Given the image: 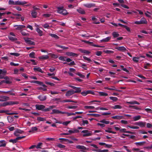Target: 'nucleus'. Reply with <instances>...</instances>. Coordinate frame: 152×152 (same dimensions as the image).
Segmentation results:
<instances>
[{
  "mask_svg": "<svg viewBox=\"0 0 152 152\" xmlns=\"http://www.w3.org/2000/svg\"><path fill=\"white\" fill-rule=\"evenodd\" d=\"M35 107L37 110L44 112L49 111L55 107V106L53 105L50 106L48 108H45V106L42 104H36Z\"/></svg>",
  "mask_w": 152,
  "mask_h": 152,
  "instance_id": "nucleus-1",
  "label": "nucleus"
},
{
  "mask_svg": "<svg viewBox=\"0 0 152 152\" xmlns=\"http://www.w3.org/2000/svg\"><path fill=\"white\" fill-rule=\"evenodd\" d=\"M19 104L18 102H13V101H10L7 102L3 103L1 105L3 106L4 107L7 105H13L15 104Z\"/></svg>",
  "mask_w": 152,
  "mask_h": 152,
  "instance_id": "nucleus-2",
  "label": "nucleus"
},
{
  "mask_svg": "<svg viewBox=\"0 0 152 152\" xmlns=\"http://www.w3.org/2000/svg\"><path fill=\"white\" fill-rule=\"evenodd\" d=\"M23 39L26 43L30 45H35V42L31 41L30 39L29 38H28L24 37Z\"/></svg>",
  "mask_w": 152,
  "mask_h": 152,
  "instance_id": "nucleus-3",
  "label": "nucleus"
},
{
  "mask_svg": "<svg viewBox=\"0 0 152 152\" xmlns=\"http://www.w3.org/2000/svg\"><path fill=\"white\" fill-rule=\"evenodd\" d=\"M81 94L83 96H85L88 94H91L93 95L94 94V93L91 90L84 91L81 92Z\"/></svg>",
  "mask_w": 152,
  "mask_h": 152,
  "instance_id": "nucleus-4",
  "label": "nucleus"
},
{
  "mask_svg": "<svg viewBox=\"0 0 152 152\" xmlns=\"http://www.w3.org/2000/svg\"><path fill=\"white\" fill-rule=\"evenodd\" d=\"M146 123L145 122L139 121L135 123V125L139 126L140 127L143 128L146 125Z\"/></svg>",
  "mask_w": 152,
  "mask_h": 152,
  "instance_id": "nucleus-5",
  "label": "nucleus"
},
{
  "mask_svg": "<svg viewBox=\"0 0 152 152\" xmlns=\"http://www.w3.org/2000/svg\"><path fill=\"white\" fill-rule=\"evenodd\" d=\"M14 27L16 28H15L16 30H21L22 29L25 28L26 26L23 25H15L14 26Z\"/></svg>",
  "mask_w": 152,
  "mask_h": 152,
  "instance_id": "nucleus-6",
  "label": "nucleus"
},
{
  "mask_svg": "<svg viewBox=\"0 0 152 152\" xmlns=\"http://www.w3.org/2000/svg\"><path fill=\"white\" fill-rule=\"evenodd\" d=\"M81 132L85 133L83 135L84 137L89 136L92 135L91 133L88 130H83Z\"/></svg>",
  "mask_w": 152,
  "mask_h": 152,
  "instance_id": "nucleus-7",
  "label": "nucleus"
},
{
  "mask_svg": "<svg viewBox=\"0 0 152 152\" xmlns=\"http://www.w3.org/2000/svg\"><path fill=\"white\" fill-rule=\"evenodd\" d=\"M31 82V83H34L38 84L40 86H42L44 88H46L47 87V86L46 85L43 84V83L41 81L33 80Z\"/></svg>",
  "mask_w": 152,
  "mask_h": 152,
  "instance_id": "nucleus-8",
  "label": "nucleus"
},
{
  "mask_svg": "<svg viewBox=\"0 0 152 152\" xmlns=\"http://www.w3.org/2000/svg\"><path fill=\"white\" fill-rule=\"evenodd\" d=\"M8 37L9 40L13 42H15L16 43L18 44L20 43V42L19 41H16L17 40V39L16 37H13L10 35H8Z\"/></svg>",
  "mask_w": 152,
  "mask_h": 152,
  "instance_id": "nucleus-9",
  "label": "nucleus"
},
{
  "mask_svg": "<svg viewBox=\"0 0 152 152\" xmlns=\"http://www.w3.org/2000/svg\"><path fill=\"white\" fill-rule=\"evenodd\" d=\"M37 98L41 101H44L46 100L47 97L46 96L42 94L38 96Z\"/></svg>",
  "mask_w": 152,
  "mask_h": 152,
  "instance_id": "nucleus-10",
  "label": "nucleus"
},
{
  "mask_svg": "<svg viewBox=\"0 0 152 152\" xmlns=\"http://www.w3.org/2000/svg\"><path fill=\"white\" fill-rule=\"evenodd\" d=\"M76 148L77 149L83 150L81 151L83 152H85L86 151L84 150L87 149L86 147L83 145H77L76 146Z\"/></svg>",
  "mask_w": 152,
  "mask_h": 152,
  "instance_id": "nucleus-11",
  "label": "nucleus"
},
{
  "mask_svg": "<svg viewBox=\"0 0 152 152\" xmlns=\"http://www.w3.org/2000/svg\"><path fill=\"white\" fill-rule=\"evenodd\" d=\"M64 113L63 112L57 109H53L52 110V112L51 113V114H63Z\"/></svg>",
  "mask_w": 152,
  "mask_h": 152,
  "instance_id": "nucleus-12",
  "label": "nucleus"
},
{
  "mask_svg": "<svg viewBox=\"0 0 152 152\" xmlns=\"http://www.w3.org/2000/svg\"><path fill=\"white\" fill-rule=\"evenodd\" d=\"M24 132L20 129H18L15 131L14 134L16 136H18L19 135V134H22Z\"/></svg>",
  "mask_w": 152,
  "mask_h": 152,
  "instance_id": "nucleus-13",
  "label": "nucleus"
},
{
  "mask_svg": "<svg viewBox=\"0 0 152 152\" xmlns=\"http://www.w3.org/2000/svg\"><path fill=\"white\" fill-rule=\"evenodd\" d=\"M28 2L26 1H16L15 5H23L28 3Z\"/></svg>",
  "mask_w": 152,
  "mask_h": 152,
  "instance_id": "nucleus-14",
  "label": "nucleus"
},
{
  "mask_svg": "<svg viewBox=\"0 0 152 152\" xmlns=\"http://www.w3.org/2000/svg\"><path fill=\"white\" fill-rule=\"evenodd\" d=\"M66 55L68 56H72L73 57H77L78 55L73 52H67L66 53Z\"/></svg>",
  "mask_w": 152,
  "mask_h": 152,
  "instance_id": "nucleus-15",
  "label": "nucleus"
},
{
  "mask_svg": "<svg viewBox=\"0 0 152 152\" xmlns=\"http://www.w3.org/2000/svg\"><path fill=\"white\" fill-rule=\"evenodd\" d=\"M74 94V90L72 89L67 91L65 94V96H69Z\"/></svg>",
  "mask_w": 152,
  "mask_h": 152,
  "instance_id": "nucleus-16",
  "label": "nucleus"
},
{
  "mask_svg": "<svg viewBox=\"0 0 152 152\" xmlns=\"http://www.w3.org/2000/svg\"><path fill=\"white\" fill-rule=\"evenodd\" d=\"M115 49L122 52H125L126 50V48L124 46L116 47Z\"/></svg>",
  "mask_w": 152,
  "mask_h": 152,
  "instance_id": "nucleus-17",
  "label": "nucleus"
},
{
  "mask_svg": "<svg viewBox=\"0 0 152 152\" xmlns=\"http://www.w3.org/2000/svg\"><path fill=\"white\" fill-rule=\"evenodd\" d=\"M84 6L87 8H90L92 7H95V4H84Z\"/></svg>",
  "mask_w": 152,
  "mask_h": 152,
  "instance_id": "nucleus-18",
  "label": "nucleus"
},
{
  "mask_svg": "<svg viewBox=\"0 0 152 152\" xmlns=\"http://www.w3.org/2000/svg\"><path fill=\"white\" fill-rule=\"evenodd\" d=\"M68 132L69 134H70L73 133H78L79 132V131L77 129H73V130H69Z\"/></svg>",
  "mask_w": 152,
  "mask_h": 152,
  "instance_id": "nucleus-19",
  "label": "nucleus"
},
{
  "mask_svg": "<svg viewBox=\"0 0 152 152\" xmlns=\"http://www.w3.org/2000/svg\"><path fill=\"white\" fill-rule=\"evenodd\" d=\"M93 151L96 152H107L108 151V150L107 149L104 150H101L100 149H94L92 150Z\"/></svg>",
  "mask_w": 152,
  "mask_h": 152,
  "instance_id": "nucleus-20",
  "label": "nucleus"
},
{
  "mask_svg": "<svg viewBox=\"0 0 152 152\" xmlns=\"http://www.w3.org/2000/svg\"><path fill=\"white\" fill-rule=\"evenodd\" d=\"M110 37H107L105 38H104L100 40L101 42H108L111 39Z\"/></svg>",
  "mask_w": 152,
  "mask_h": 152,
  "instance_id": "nucleus-21",
  "label": "nucleus"
},
{
  "mask_svg": "<svg viewBox=\"0 0 152 152\" xmlns=\"http://www.w3.org/2000/svg\"><path fill=\"white\" fill-rule=\"evenodd\" d=\"M79 50L80 52L86 54H88L90 53V52L89 51L86 50H83L82 49H79Z\"/></svg>",
  "mask_w": 152,
  "mask_h": 152,
  "instance_id": "nucleus-22",
  "label": "nucleus"
},
{
  "mask_svg": "<svg viewBox=\"0 0 152 152\" xmlns=\"http://www.w3.org/2000/svg\"><path fill=\"white\" fill-rule=\"evenodd\" d=\"M64 9V7H58L57 8V12L60 14H62L63 13V9Z\"/></svg>",
  "mask_w": 152,
  "mask_h": 152,
  "instance_id": "nucleus-23",
  "label": "nucleus"
},
{
  "mask_svg": "<svg viewBox=\"0 0 152 152\" xmlns=\"http://www.w3.org/2000/svg\"><path fill=\"white\" fill-rule=\"evenodd\" d=\"M33 70L35 71H38L39 72L42 73H44V71L42 70L41 68H40L39 67H35L33 68Z\"/></svg>",
  "mask_w": 152,
  "mask_h": 152,
  "instance_id": "nucleus-24",
  "label": "nucleus"
},
{
  "mask_svg": "<svg viewBox=\"0 0 152 152\" xmlns=\"http://www.w3.org/2000/svg\"><path fill=\"white\" fill-rule=\"evenodd\" d=\"M112 88H109L107 87H105L104 88L105 89H107L108 90H115L117 91H118L119 92L121 91V90H118V89H115V87L114 86H112Z\"/></svg>",
  "mask_w": 152,
  "mask_h": 152,
  "instance_id": "nucleus-25",
  "label": "nucleus"
},
{
  "mask_svg": "<svg viewBox=\"0 0 152 152\" xmlns=\"http://www.w3.org/2000/svg\"><path fill=\"white\" fill-rule=\"evenodd\" d=\"M77 11L79 13L82 14H84L86 13L85 11L81 8H79V9H77Z\"/></svg>",
  "mask_w": 152,
  "mask_h": 152,
  "instance_id": "nucleus-26",
  "label": "nucleus"
},
{
  "mask_svg": "<svg viewBox=\"0 0 152 152\" xmlns=\"http://www.w3.org/2000/svg\"><path fill=\"white\" fill-rule=\"evenodd\" d=\"M7 71L6 69H0V75H2L4 76L5 75L7 74Z\"/></svg>",
  "mask_w": 152,
  "mask_h": 152,
  "instance_id": "nucleus-27",
  "label": "nucleus"
},
{
  "mask_svg": "<svg viewBox=\"0 0 152 152\" xmlns=\"http://www.w3.org/2000/svg\"><path fill=\"white\" fill-rule=\"evenodd\" d=\"M37 12L35 10H32L31 13V15L33 18H35L37 17Z\"/></svg>",
  "mask_w": 152,
  "mask_h": 152,
  "instance_id": "nucleus-28",
  "label": "nucleus"
},
{
  "mask_svg": "<svg viewBox=\"0 0 152 152\" xmlns=\"http://www.w3.org/2000/svg\"><path fill=\"white\" fill-rule=\"evenodd\" d=\"M112 35L114 38L118 37L119 36V34L118 32L114 31L112 33Z\"/></svg>",
  "mask_w": 152,
  "mask_h": 152,
  "instance_id": "nucleus-29",
  "label": "nucleus"
},
{
  "mask_svg": "<svg viewBox=\"0 0 152 152\" xmlns=\"http://www.w3.org/2000/svg\"><path fill=\"white\" fill-rule=\"evenodd\" d=\"M49 58V56L47 55H43L40 56L39 57V58L40 59L46 60Z\"/></svg>",
  "mask_w": 152,
  "mask_h": 152,
  "instance_id": "nucleus-30",
  "label": "nucleus"
},
{
  "mask_svg": "<svg viewBox=\"0 0 152 152\" xmlns=\"http://www.w3.org/2000/svg\"><path fill=\"white\" fill-rule=\"evenodd\" d=\"M0 147H5L6 145L5 141L4 140L0 141Z\"/></svg>",
  "mask_w": 152,
  "mask_h": 152,
  "instance_id": "nucleus-31",
  "label": "nucleus"
},
{
  "mask_svg": "<svg viewBox=\"0 0 152 152\" xmlns=\"http://www.w3.org/2000/svg\"><path fill=\"white\" fill-rule=\"evenodd\" d=\"M140 20L142 24H146L147 23L146 20L144 18H142Z\"/></svg>",
  "mask_w": 152,
  "mask_h": 152,
  "instance_id": "nucleus-32",
  "label": "nucleus"
},
{
  "mask_svg": "<svg viewBox=\"0 0 152 152\" xmlns=\"http://www.w3.org/2000/svg\"><path fill=\"white\" fill-rule=\"evenodd\" d=\"M36 30L39 34V36H41L42 35V30H41L40 29H39V28H37Z\"/></svg>",
  "mask_w": 152,
  "mask_h": 152,
  "instance_id": "nucleus-33",
  "label": "nucleus"
},
{
  "mask_svg": "<svg viewBox=\"0 0 152 152\" xmlns=\"http://www.w3.org/2000/svg\"><path fill=\"white\" fill-rule=\"evenodd\" d=\"M112 108L114 109H121L122 108V107L120 105H115L114 106H112Z\"/></svg>",
  "mask_w": 152,
  "mask_h": 152,
  "instance_id": "nucleus-34",
  "label": "nucleus"
},
{
  "mask_svg": "<svg viewBox=\"0 0 152 152\" xmlns=\"http://www.w3.org/2000/svg\"><path fill=\"white\" fill-rule=\"evenodd\" d=\"M129 107L137 110H141V108L140 107H138L137 106H129Z\"/></svg>",
  "mask_w": 152,
  "mask_h": 152,
  "instance_id": "nucleus-35",
  "label": "nucleus"
},
{
  "mask_svg": "<svg viewBox=\"0 0 152 152\" xmlns=\"http://www.w3.org/2000/svg\"><path fill=\"white\" fill-rule=\"evenodd\" d=\"M146 143L145 142H136L135 144L137 145H139V146H142L145 143Z\"/></svg>",
  "mask_w": 152,
  "mask_h": 152,
  "instance_id": "nucleus-36",
  "label": "nucleus"
},
{
  "mask_svg": "<svg viewBox=\"0 0 152 152\" xmlns=\"http://www.w3.org/2000/svg\"><path fill=\"white\" fill-rule=\"evenodd\" d=\"M61 102H74L77 103L76 102H75V101H73L72 100L70 99H65L64 100L62 101H61Z\"/></svg>",
  "mask_w": 152,
  "mask_h": 152,
  "instance_id": "nucleus-37",
  "label": "nucleus"
},
{
  "mask_svg": "<svg viewBox=\"0 0 152 152\" xmlns=\"http://www.w3.org/2000/svg\"><path fill=\"white\" fill-rule=\"evenodd\" d=\"M141 116L140 115H137L134 116L133 117V120L134 121H136L139 120L140 119Z\"/></svg>",
  "mask_w": 152,
  "mask_h": 152,
  "instance_id": "nucleus-38",
  "label": "nucleus"
},
{
  "mask_svg": "<svg viewBox=\"0 0 152 152\" xmlns=\"http://www.w3.org/2000/svg\"><path fill=\"white\" fill-rule=\"evenodd\" d=\"M75 91H74V94L80 93L81 91L80 88V87H77V88H75Z\"/></svg>",
  "mask_w": 152,
  "mask_h": 152,
  "instance_id": "nucleus-39",
  "label": "nucleus"
},
{
  "mask_svg": "<svg viewBox=\"0 0 152 152\" xmlns=\"http://www.w3.org/2000/svg\"><path fill=\"white\" fill-rule=\"evenodd\" d=\"M140 58V57H133L132 59L133 61L136 63L138 62V59Z\"/></svg>",
  "mask_w": 152,
  "mask_h": 152,
  "instance_id": "nucleus-40",
  "label": "nucleus"
},
{
  "mask_svg": "<svg viewBox=\"0 0 152 152\" xmlns=\"http://www.w3.org/2000/svg\"><path fill=\"white\" fill-rule=\"evenodd\" d=\"M0 98L4 99V100H3L4 101L9 100V97L7 96H0Z\"/></svg>",
  "mask_w": 152,
  "mask_h": 152,
  "instance_id": "nucleus-41",
  "label": "nucleus"
},
{
  "mask_svg": "<svg viewBox=\"0 0 152 152\" xmlns=\"http://www.w3.org/2000/svg\"><path fill=\"white\" fill-rule=\"evenodd\" d=\"M35 53L34 52H32L29 54V57L32 58H35Z\"/></svg>",
  "mask_w": 152,
  "mask_h": 152,
  "instance_id": "nucleus-42",
  "label": "nucleus"
},
{
  "mask_svg": "<svg viewBox=\"0 0 152 152\" xmlns=\"http://www.w3.org/2000/svg\"><path fill=\"white\" fill-rule=\"evenodd\" d=\"M99 93L100 96H106L108 95V94L107 93L102 92H99Z\"/></svg>",
  "mask_w": 152,
  "mask_h": 152,
  "instance_id": "nucleus-43",
  "label": "nucleus"
},
{
  "mask_svg": "<svg viewBox=\"0 0 152 152\" xmlns=\"http://www.w3.org/2000/svg\"><path fill=\"white\" fill-rule=\"evenodd\" d=\"M7 118L8 122L10 123L12 122L13 121V118L11 116H8Z\"/></svg>",
  "mask_w": 152,
  "mask_h": 152,
  "instance_id": "nucleus-44",
  "label": "nucleus"
},
{
  "mask_svg": "<svg viewBox=\"0 0 152 152\" xmlns=\"http://www.w3.org/2000/svg\"><path fill=\"white\" fill-rule=\"evenodd\" d=\"M38 129V128L36 126L32 127L31 128V130L29 131V132H31L34 131H37Z\"/></svg>",
  "mask_w": 152,
  "mask_h": 152,
  "instance_id": "nucleus-45",
  "label": "nucleus"
},
{
  "mask_svg": "<svg viewBox=\"0 0 152 152\" xmlns=\"http://www.w3.org/2000/svg\"><path fill=\"white\" fill-rule=\"evenodd\" d=\"M82 121L83 123H82L81 126H84L86 124H88V122L87 120H83Z\"/></svg>",
  "mask_w": 152,
  "mask_h": 152,
  "instance_id": "nucleus-46",
  "label": "nucleus"
},
{
  "mask_svg": "<svg viewBox=\"0 0 152 152\" xmlns=\"http://www.w3.org/2000/svg\"><path fill=\"white\" fill-rule=\"evenodd\" d=\"M10 54L11 55H13L16 57H18L20 55L19 53H10Z\"/></svg>",
  "mask_w": 152,
  "mask_h": 152,
  "instance_id": "nucleus-47",
  "label": "nucleus"
},
{
  "mask_svg": "<svg viewBox=\"0 0 152 152\" xmlns=\"http://www.w3.org/2000/svg\"><path fill=\"white\" fill-rule=\"evenodd\" d=\"M49 35L51 37L54 38L56 39H58L59 38L58 36L54 34H50Z\"/></svg>",
  "mask_w": 152,
  "mask_h": 152,
  "instance_id": "nucleus-48",
  "label": "nucleus"
},
{
  "mask_svg": "<svg viewBox=\"0 0 152 152\" xmlns=\"http://www.w3.org/2000/svg\"><path fill=\"white\" fill-rule=\"evenodd\" d=\"M56 46L59 48H62L63 49H67L68 48V47H66L64 46L59 45H56Z\"/></svg>",
  "mask_w": 152,
  "mask_h": 152,
  "instance_id": "nucleus-49",
  "label": "nucleus"
},
{
  "mask_svg": "<svg viewBox=\"0 0 152 152\" xmlns=\"http://www.w3.org/2000/svg\"><path fill=\"white\" fill-rule=\"evenodd\" d=\"M21 34L24 36H27L29 35V34L28 33H26V32L23 30H21Z\"/></svg>",
  "mask_w": 152,
  "mask_h": 152,
  "instance_id": "nucleus-50",
  "label": "nucleus"
},
{
  "mask_svg": "<svg viewBox=\"0 0 152 152\" xmlns=\"http://www.w3.org/2000/svg\"><path fill=\"white\" fill-rule=\"evenodd\" d=\"M15 1H14L12 0H9V1L8 3L10 5H15Z\"/></svg>",
  "mask_w": 152,
  "mask_h": 152,
  "instance_id": "nucleus-51",
  "label": "nucleus"
},
{
  "mask_svg": "<svg viewBox=\"0 0 152 152\" xmlns=\"http://www.w3.org/2000/svg\"><path fill=\"white\" fill-rule=\"evenodd\" d=\"M120 67L121 68V69L123 70L124 71H125L127 72H129V70L126 69V68H124V67L123 65H120Z\"/></svg>",
  "mask_w": 152,
  "mask_h": 152,
  "instance_id": "nucleus-52",
  "label": "nucleus"
},
{
  "mask_svg": "<svg viewBox=\"0 0 152 152\" xmlns=\"http://www.w3.org/2000/svg\"><path fill=\"white\" fill-rule=\"evenodd\" d=\"M37 120L39 121H43L45 120V118L41 117H38L37 118Z\"/></svg>",
  "mask_w": 152,
  "mask_h": 152,
  "instance_id": "nucleus-53",
  "label": "nucleus"
},
{
  "mask_svg": "<svg viewBox=\"0 0 152 152\" xmlns=\"http://www.w3.org/2000/svg\"><path fill=\"white\" fill-rule=\"evenodd\" d=\"M76 74L77 75L80 76L81 78H84L85 76L83 75L82 74L78 72Z\"/></svg>",
  "mask_w": 152,
  "mask_h": 152,
  "instance_id": "nucleus-54",
  "label": "nucleus"
},
{
  "mask_svg": "<svg viewBox=\"0 0 152 152\" xmlns=\"http://www.w3.org/2000/svg\"><path fill=\"white\" fill-rule=\"evenodd\" d=\"M9 142H12L13 144H15L17 142V141L15 138V139H10L9 140Z\"/></svg>",
  "mask_w": 152,
  "mask_h": 152,
  "instance_id": "nucleus-55",
  "label": "nucleus"
},
{
  "mask_svg": "<svg viewBox=\"0 0 152 152\" xmlns=\"http://www.w3.org/2000/svg\"><path fill=\"white\" fill-rule=\"evenodd\" d=\"M112 118L114 119L120 120V115H116L113 116Z\"/></svg>",
  "mask_w": 152,
  "mask_h": 152,
  "instance_id": "nucleus-56",
  "label": "nucleus"
},
{
  "mask_svg": "<svg viewBox=\"0 0 152 152\" xmlns=\"http://www.w3.org/2000/svg\"><path fill=\"white\" fill-rule=\"evenodd\" d=\"M49 55H50L51 57L54 58H56L58 57V56L57 55L54 54H52L51 53H49Z\"/></svg>",
  "mask_w": 152,
  "mask_h": 152,
  "instance_id": "nucleus-57",
  "label": "nucleus"
},
{
  "mask_svg": "<svg viewBox=\"0 0 152 152\" xmlns=\"http://www.w3.org/2000/svg\"><path fill=\"white\" fill-rule=\"evenodd\" d=\"M109 98L110 99L115 102L117 101L118 100V98L116 97L111 96Z\"/></svg>",
  "mask_w": 152,
  "mask_h": 152,
  "instance_id": "nucleus-58",
  "label": "nucleus"
},
{
  "mask_svg": "<svg viewBox=\"0 0 152 152\" xmlns=\"http://www.w3.org/2000/svg\"><path fill=\"white\" fill-rule=\"evenodd\" d=\"M88 115H91L95 117H99L100 116V115L99 114H94V113L89 114H88Z\"/></svg>",
  "mask_w": 152,
  "mask_h": 152,
  "instance_id": "nucleus-59",
  "label": "nucleus"
},
{
  "mask_svg": "<svg viewBox=\"0 0 152 152\" xmlns=\"http://www.w3.org/2000/svg\"><path fill=\"white\" fill-rule=\"evenodd\" d=\"M66 57H64L62 56H60L58 58V59H59V60L64 61H66Z\"/></svg>",
  "mask_w": 152,
  "mask_h": 152,
  "instance_id": "nucleus-60",
  "label": "nucleus"
},
{
  "mask_svg": "<svg viewBox=\"0 0 152 152\" xmlns=\"http://www.w3.org/2000/svg\"><path fill=\"white\" fill-rule=\"evenodd\" d=\"M84 108L86 109H94V107L93 106H85Z\"/></svg>",
  "mask_w": 152,
  "mask_h": 152,
  "instance_id": "nucleus-61",
  "label": "nucleus"
},
{
  "mask_svg": "<svg viewBox=\"0 0 152 152\" xmlns=\"http://www.w3.org/2000/svg\"><path fill=\"white\" fill-rule=\"evenodd\" d=\"M57 147L60 148H64L65 147V146L64 145H62L61 144H58L57 145Z\"/></svg>",
  "mask_w": 152,
  "mask_h": 152,
  "instance_id": "nucleus-62",
  "label": "nucleus"
},
{
  "mask_svg": "<svg viewBox=\"0 0 152 152\" xmlns=\"http://www.w3.org/2000/svg\"><path fill=\"white\" fill-rule=\"evenodd\" d=\"M8 94L12 96H15V94L13 92L12 90L9 91Z\"/></svg>",
  "mask_w": 152,
  "mask_h": 152,
  "instance_id": "nucleus-63",
  "label": "nucleus"
},
{
  "mask_svg": "<svg viewBox=\"0 0 152 152\" xmlns=\"http://www.w3.org/2000/svg\"><path fill=\"white\" fill-rule=\"evenodd\" d=\"M63 13H62V14L64 15H66L68 14V12H67V11L64 8V9H63Z\"/></svg>",
  "mask_w": 152,
  "mask_h": 152,
  "instance_id": "nucleus-64",
  "label": "nucleus"
}]
</instances>
